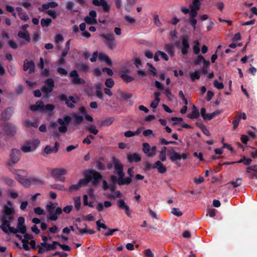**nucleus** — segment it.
I'll return each instance as SVG.
<instances>
[{
	"mask_svg": "<svg viewBox=\"0 0 257 257\" xmlns=\"http://www.w3.org/2000/svg\"><path fill=\"white\" fill-rule=\"evenodd\" d=\"M112 162L114 168L113 173L117 175L118 178H117L115 176H111V180L114 182L116 181L120 186L130 184L132 182V178L124 177V174L123 172V166L120 161L115 157H112Z\"/></svg>",
	"mask_w": 257,
	"mask_h": 257,
	"instance_id": "obj_1",
	"label": "nucleus"
},
{
	"mask_svg": "<svg viewBox=\"0 0 257 257\" xmlns=\"http://www.w3.org/2000/svg\"><path fill=\"white\" fill-rule=\"evenodd\" d=\"M8 204L10 206H5L3 207V215L1 218V221L2 224L1 228L3 231L6 233H8V228H9L10 223L13 222L15 218L12 216L15 213V210L12 207L13 203L12 202L9 201Z\"/></svg>",
	"mask_w": 257,
	"mask_h": 257,
	"instance_id": "obj_2",
	"label": "nucleus"
},
{
	"mask_svg": "<svg viewBox=\"0 0 257 257\" xmlns=\"http://www.w3.org/2000/svg\"><path fill=\"white\" fill-rule=\"evenodd\" d=\"M24 223L25 218L23 217H19L18 219L17 228L11 227L10 224L9 228H8V233L11 232L14 234L21 233L22 234H24L26 233L27 230L26 226Z\"/></svg>",
	"mask_w": 257,
	"mask_h": 257,
	"instance_id": "obj_3",
	"label": "nucleus"
},
{
	"mask_svg": "<svg viewBox=\"0 0 257 257\" xmlns=\"http://www.w3.org/2000/svg\"><path fill=\"white\" fill-rule=\"evenodd\" d=\"M100 37L104 40L103 42L110 50H113L116 47L117 43L112 33L101 34Z\"/></svg>",
	"mask_w": 257,
	"mask_h": 257,
	"instance_id": "obj_4",
	"label": "nucleus"
},
{
	"mask_svg": "<svg viewBox=\"0 0 257 257\" xmlns=\"http://www.w3.org/2000/svg\"><path fill=\"white\" fill-rule=\"evenodd\" d=\"M71 120V117L67 115L63 118H59L58 119V124L61 125L58 127V131L60 133H65L67 131V125L69 124Z\"/></svg>",
	"mask_w": 257,
	"mask_h": 257,
	"instance_id": "obj_5",
	"label": "nucleus"
},
{
	"mask_svg": "<svg viewBox=\"0 0 257 257\" xmlns=\"http://www.w3.org/2000/svg\"><path fill=\"white\" fill-rule=\"evenodd\" d=\"M67 171L64 168H56L52 171V175L57 180L61 182H64L65 178L63 175H66Z\"/></svg>",
	"mask_w": 257,
	"mask_h": 257,
	"instance_id": "obj_6",
	"label": "nucleus"
},
{
	"mask_svg": "<svg viewBox=\"0 0 257 257\" xmlns=\"http://www.w3.org/2000/svg\"><path fill=\"white\" fill-rule=\"evenodd\" d=\"M143 152L150 158L154 157L156 153L157 147L154 146L151 147L150 145L147 143L143 144Z\"/></svg>",
	"mask_w": 257,
	"mask_h": 257,
	"instance_id": "obj_7",
	"label": "nucleus"
},
{
	"mask_svg": "<svg viewBox=\"0 0 257 257\" xmlns=\"http://www.w3.org/2000/svg\"><path fill=\"white\" fill-rule=\"evenodd\" d=\"M59 98L61 101H64L67 107L71 108H74L75 107L74 104L76 103V101L73 96H70L67 98L65 94H62L59 96Z\"/></svg>",
	"mask_w": 257,
	"mask_h": 257,
	"instance_id": "obj_8",
	"label": "nucleus"
},
{
	"mask_svg": "<svg viewBox=\"0 0 257 257\" xmlns=\"http://www.w3.org/2000/svg\"><path fill=\"white\" fill-rule=\"evenodd\" d=\"M40 142L38 140H35L32 142L29 143L28 144L23 146L22 147V150L24 153H29L36 150L39 145Z\"/></svg>",
	"mask_w": 257,
	"mask_h": 257,
	"instance_id": "obj_9",
	"label": "nucleus"
},
{
	"mask_svg": "<svg viewBox=\"0 0 257 257\" xmlns=\"http://www.w3.org/2000/svg\"><path fill=\"white\" fill-rule=\"evenodd\" d=\"M21 151L19 150L14 149L12 150L10 154V162L9 163V165H12V164H15L17 163L21 157Z\"/></svg>",
	"mask_w": 257,
	"mask_h": 257,
	"instance_id": "obj_10",
	"label": "nucleus"
},
{
	"mask_svg": "<svg viewBox=\"0 0 257 257\" xmlns=\"http://www.w3.org/2000/svg\"><path fill=\"white\" fill-rule=\"evenodd\" d=\"M89 178H91V180L93 179L92 184L94 186L98 185L102 179L101 174L96 171H89L88 172Z\"/></svg>",
	"mask_w": 257,
	"mask_h": 257,
	"instance_id": "obj_11",
	"label": "nucleus"
},
{
	"mask_svg": "<svg viewBox=\"0 0 257 257\" xmlns=\"http://www.w3.org/2000/svg\"><path fill=\"white\" fill-rule=\"evenodd\" d=\"M96 225L97 226V229L99 231H100V228H102L105 230V231H103L102 233L105 236L111 235L113 232L116 231H117V229H109L108 228L106 225L103 223H101L100 220H98L96 221Z\"/></svg>",
	"mask_w": 257,
	"mask_h": 257,
	"instance_id": "obj_12",
	"label": "nucleus"
},
{
	"mask_svg": "<svg viewBox=\"0 0 257 257\" xmlns=\"http://www.w3.org/2000/svg\"><path fill=\"white\" fill-rule=\"evenodd\" d=\"M54 87V82L52 78H48L45 81V86H43L42 90V91L48 94L51 92Z\"/></svg>",
	"mask_w": 257,
	"mask_h": 257,
	"instance_id": "obj_13",
	"label": "nucleus"
},
{
	"mask_svg": "<svg viewBox=\"0 0 257 257\" xmlns=\"http://www.w3.org/2000/svg\"><path fill=\"white\" fill-rule=\"evenodd\" d=\"M70 77L72 78V82L75 84H84L85 80L79 77L78 74L76 70L72 71L69 74Z\"/></svg>",
	"mask_w": 257,
	"mask_h": 257,
	"instance_id": "obj_14",
	"label": "nucleus"
},
{
	"mask_svg": "<svg viewBox=\"0 0 257 257\" xmlns=\"http://www.w3.org/2000/svg\"><path fill=\"white\" fill-rule=\"evenodd\" d=\"M188 154L187 153L180 154L174 151H172L170 154V159L172 162H175L177 160L186 159Z\"/></svg>",
	"mask_w": 257,
	"mask_h": 257,
	"instance_id": "obj_15",
	"label": "nucleus"
},
{
	"mask_svg": "<svg viewBox=\"0 0 257 257\" xmlns=\"http://www.w3.org/2000/svg\"><path fill=\"white\" fill-rule=\"evenodd\" d=\"M49 215V219L52 221H55L58 219V215L62 213V209L61 207H57L55 209L48 211Z\"/></svg>",
	"mask_w": 257,
	"mask_h": 257,
	"instance_id": "obj_16",
	"label": "nucleus"
},
{
	"mask_svg": "<svg viewBox=\"0 0 257 257\" xmlns=\"http://www.w3.org/2000/svg\"><path fill=\"white\" fill-rule=\"evenodd\" d=\"M23 69L24 71H29V73H32L35 71V65L34 62L32 61H28L26 59L24 61Z\"/></svg>",
	"mask_w": 257,
	"mask_h": 257,
	"instance_id": "obj_17",
	"label": "nucleus"
},
{
	"mask_svg": "<svg viewBox=\"0 0 257 257\" xmlns=\"http://www.w3.org/2000/svg\"><path fill=\"white\" fill-rule=\"evenodd\" d=\"M182 48L181 52L184 55H186L188 53V50L190 48L189 43V38L187 36L183 37L182 39Z\"/></svg>",
	"mask_w": 257,
	"mask_h": 257,
	"instance_id": "obj_18",
	"label": "nucleus"
},
{
	"mask_svg": "<svg viewBox=\"0 0 257 257\" xmlns=\"http://www.w3.org/2000/svg\"><path fill=\"white\" fill-rule=\"evenodd\" d=\"M118 207L120 209H124L125 213L128 217H131V213L130 212V207L126 204L124 201L122 199H119L117 202Z\"/></svg>",
	"mask_w": 257,
	"mask_h": 257,
	"instance_id": "obj_19",
	"label": "nucleus"
},
{
	"mask_svg": "<svg viewBox=\"0 0 257 257\" xmlns=\"http://www.w3.org/2000/svg\"><path fill=\"white\" fill-rule=\"evenodd\" d=\"M30 108L32 111L38 110L43 112L45 110L44 103L41 100L38 101L35 104L31 105Z\"/></svg>",
	"mask_w": 257,
	"mask_h": 257,
	"instance_id": "obj_20",
	"label": "nucleus"
},
{
	"mask_svg": "<svg viewBox=\"0 0 257 257\" xmlns=\"http://www.w3.org/2000/svg\"><path fill=\"white\" fill-rule=\"evenodd\" d=\"M153 168H157L158 171L161 174H164L167 171V168L160 161H157L153 165Z\"/></svg>",
	"mask_w": 257,
	"mask_h": 257,
	"instance_id": "obj_21",
	"label": "nucleus"
},
{
	"mask_svg": "<svg viewBox=\"0 0 257 257\" xmlns=\"http://www.w3.org/2000/svg\"><path fill=\"white\" fill-rule=\"evenodd\" d=\"M127 159L129 163L139 162L141 160V157L137 153L128 154L127 155Z\"/></svg>",
	"mask_w": 257,
	"mask_h": 257,
	"instance_id": "obj_22",
	"label": "nucleus"
},
{
	"mask_svg": "<svg viewBox=\"0 0 257 257\" xmlns=\"http://www.w3.org/2000/svg\"><path fill=\"white\" fill-rule=\"evenodd\" d=\"M50 244L47 242H41L40 245H38V253L42 254L45 251H50Z\"/></svg>",
	"mask_w": 257,
	"mask_h": 257,
	"instance_id": "obj_23",
	"label": "nucleus"
},
{
	"mask_svg": "<svg viewBox=\"0 0 257 257\" xmlns=\"http://www.w3.org/2000/svg\"><path fill=\"white\" fill-rule=\"evenodd\" d=\"M13 113V111L12 108L10 107L7 108L2 113V119L5 120L9 119L12 115Z\"/></svg>",
	"mask_w": 257,
	"mask_h": 257,
	"instance_id": "obj_24",
	"label": "nucleus"
},
{
	"mask_svg": "<svg viewBox=\"0 0 257 257\" xmlns=\"http://www.w3.org/2000/svg\"><path fill=\"white\" fill-rule=\"evenodd\" d=\"M112 205V203L109 201H105L104 202V204L102 203H98L96 206V209L98 212H101L103 210V207L105 208L110 207Z\"/></svg>",
	"mask_w": 257,
	"mask_h": 257,
	"instance_id": "obj_25",
	"label": "nucleus"
},
{
	"mask_svg": "<svg viewBox=\"0 0 257 257\" xmlns=\"http://www.w3.org/2000/svg\"><path fill=\"white\" fill-rule=\"evenodd\" d=\"M120 77L126 83L131 82L134 79V78L130 76L126 71H121L120 72Z\"/></svg>",
	"mask_w": 257,
	"mask_h": 257,
	"instance_id": "obj_26",
	"label": "nucleus"
},
{
	"mask_svg": "<svg viewBox=\"0 0 257 257\" xmlns=\"http://www.w3.org/2000/svg\"><path fill=\"white\" fill-rule=\"evenodd\" d=\"M114 118L113 117H107L103 119L100 123L101 126H109L113 122Z\"/></svg>",
	"mask_w": 257,
	"mask_h": 257,
	"instance_id": "obj_27",
	"label": "nucleus"
},
{
	"mask_svg": "<svg viewBox=\"0 0 257 257\" xmlns=\"http://www.w3.org/2000/svg\"><path fill=\"white\" fill-rule=\"evenodd\" d=\"M18 35L20 38L24 39L28 42H30L31 41L30 35L27 31L23 32L20 31L18 32Z\"/></svg>",
	"mask_w": 257,
	"mask_h": 257,
	"instance_id": "obj_28",
	"label": "nucleus"
},
{
	"mask_svg": "<svg viewBox=\"0 0 257 257\" xmlns=\"http://www.w3.org/2000/svg\"><path fill=\"white\" fill-rule=\"evenodd\" d=\"M85 176L86 178L80 179L78 183L80 187L83 186H86L91 181V178H89L88 173L86 174Z\"/></svg>",
	"mask_w": 257,
	"mask_h": 257,
	"instance_id": "obj_29",
	"label": "nucleus"
},
{
	"mask_svg": "<svg viewBox=\"0 0 257 257\" xmlns=\"http://www.w3.org/2000/svg\"><path fill=\"white\" fill-rule=\"evenodd\" d=\"M165 51L171 56L174 54V46L171 44H166L165 46Z\"/></svg>",
	"mask_w": 257,
	"mask_h": 257,
	"instance_id": "obj_30",
	"label": "nucleus"
},
{
	"mask_svg": "<svg viewBox=\"0 0 257 257\" xmlns=\"http://www.w3.org/2000/svg\"><path fill=\"white\" fill-rule=\"evenodd\" d=\"M74 123L75 124H80L82 123L84 118L83 116L79 115L77 113L73 114Z\"/></svg>",
	"mask_w": 257,
	"mask_h": 257,
	"instance_id": "obj_31",
	"label": "nucleus"
},
{
	"mask_svg": "<svg viewBox=\"0 0 257 257\" xmlns=\"http://www.w3.org/2000/svg\"><path fill=\"white\" fill-rule=\"evenodd\" d=\"M199 112L195 105L193 106L192 113L189 115L190 118H197L199 116Z\"/></svg>",
	"mask_w": 257,
	"mask_h": 257,
	"instance_id": "obj_32",
	"label": "nucleus"
},
{
	"mask_svg": "<svg viewBox=\"0 0 257 257\" xmlns=\"http://www.w3.org/2000/svg\"><path fill=\"white\" fill-rule=\"evenodd\" d=\"M77 67L80 70L84 72H87L89 70L88 66L82 62L78 63L77 64Z\"/></svg>",
	"mask_w": 257,
	"mask_h": 257,
	"instance_id": "obj_33",
	"label": "nucleus"
},
{
	"mask_svg": "<svg viewBox=\"0 0 257 257\" xmlns=\"http://www.w3.org/2000/svg\"><path fill=\"white\" fill-rule=\"evenodd\" d=\"M24 238L22 239V236L18 234V233L16 234V236L19 238L21 241H28L29 239H31L33 238V235L28 233H24Z\"/></svg>",
	"mask_w": 257,
	"mask_h": 257,
	"instance_id": "obj_34",
	"label": "nucleus"
},
{
	"mask_svg": "<svg viewBox=\"0 0 257 257\" xmlns=\"http://www.w3.org/2000/svg\"><path fill=\"white\" fill-rule=\"evenodd\" d=\"M240 120V116L237 114L235 115L232 120L233 129L235 130L238 127L239 123Z\"/></svg>",
	"mask_w": 257,
	"mask_h": 257,
	"instance_id": "obj_35",
	"label": "nucleus"
},
{
	"mask_svg": "<svg viewBox=\"0 0 257 257\" xmlns=\"http://www.w3.org/2000/svg\"><path fill=\"white\" fill-rule=\"evenodd\" d=\"M52 20L50 18L42 19L41 20V25L43 27H47L50 25Z\"/></svg>",
	"mask_w": 257,
	"mask_h": 257,
	"instance_id": "obj_36",
	"label": "nucleus"
},
{
	"mask_svg": "<svg viewBox=\"0 0 257 257\" xmlns=\"http://www.w3.org/2000/svg\"><path fill=\"white\" fill-rule=\"evenodd\" d=\"M228 184H231L234 188L239 187L242 184V179L240 178H238L235 181H230Z\"/></svg>",
	"mask_w": 257,
	"mask_h": 257,
	"instance_id": "obj_37",
	"label": "nucleus"
},
{
	"mask_svg": "<svg viewBox=\"0 0 257 257\" xmlns=\"http://www.w3.org/2000/svg\"><path fill=\"white\" fill-rule=\"evenodd\" d=\"M85 22L89 25H96L97 24V20L96 19L92 18L89 16H87L84 18Z\"/></svg>",
	"mask_w": 257,
	"mask_h": 257,
	"instance_id": "obj_38",
	"label": "nucleus"
},
{
	"mask_svg": "<svg viewBox=\"0 0 257 257\" xmlns=\"http://www.w3.org/2000/svg\"><path fill=\"white\" fill-rule=\"evenodd\" d=\"M86 130L94 135H97L98 133V130L96 128L95 126L94 125H89L87 126Z\"/></svg>",
	"mask_w": 257,
	"mask_h": 257,
	"instance_id": "obj_39",
	"label": "nucleus"
},
{
	"mask_svg": "<svg viewBox=\"0 0 257 257\" xmlns=\"http://www.w3.org/2000/svg\"><path fill=\"white\" fill-rule=\"evenodd\" d=\"M194 45L193 46V49L194 53L195 54H198L200 52V43L199 41L197 40L194 42Z\"/></svg>",
	"mask_w": 257,
	"mask_h": 257,
	"instance_id": "obj_40",
	"label": "nucleus"
},
{
	"mask_svg": "<svg viewBox=\"0 0 257 257\" xmlns=\"http://www.w3.org/2000/svg\"><path fill=\"white\" fill-rule=\"evenodd\" d=\"M74 205L76 210H79L81 206L80 197H76L74 198Z\"/></svg>",
	"mask_w": 257,
	"mask_h": 257,
	"instance_id": "obj_41",
	"label": "nucleus"
},
{
	"mask_svg": "<svg viewBox=\"0 0 257 257\" xmlns=\"http://www.w3.org/2000/svg\"><path fill=\"white\" fill-rule=\"evenodd\" d=\"M210 65V62L208 61L204 60V62L203 63V66L201 69V72L203 74H206L207 72V68Z\"/></svg>",
	"mask_w": 257,
	"mask_h": 257,
	"instance_id": "obj_42",
	"label": "nucleus"
},
{
	"mask_svg": "<svg viewBox=\"0 0 257 257\" xmlns=\"http://www.w3.org/2000/svg\"><path fill=\"white\" fill-rule=\"evenodd\" d=\"M59 246L64 251H70L71 250V247L64 243H61L60 242H59Z\"/></svg>",
	"mask_w": 257,
	"mask_h": 257,
	"instance_id": "obj_43",
	"label": "nucleus"
},
{
	"mask_svg": "<svg viewBox=\"0 0 257 257\" xmlns=\"http://www.w3.org/2000/svg\"><path fill=\"white\" fill-rule=\"evenodd\" d=\"M105 85L108 88H111L114 86V82L112 78H107L105 80Z\"/></svg>",
	"mask_w": 257,
	"mask_h": 257,
	"instance_id": "obj_44",
	"label": "nucleus"
},
{
	"mask_svg": "<svg viewBox=\"0 0 257 257\" xmlns=\"http://www.w3.org/2000/svg\"><path fill=\"white\" fill-rule=\"evenodd\" d=\"M205 59L203 56L201 55H199L197 56V58L194 60V63L196 65H199L201 62H204Z\"/></svg>",
	"mask_w": 257,
	"mask_h": 257,
	"instance_id": "obj_45",
	"label": "nucleus"
},
{
	"mask_svg": "<svg viewBox=\"0 0 257 257\" xmlns=\"http://www.w3.org/2000/svg\"><path fill=\"white\" fill-rule=\"evenodd\" d=\"M101 6L102 7L103 10L104 12H108L109 11L110 7L105 0L102 1Z\"/></svg>",
	"mask_w": 257,
	"mask_h": 257,
	"instance_id": "obj_46",
	"label": "nucleus"
},
{
	"mask_svg": "<svg viewBox=\"0 0 257 257\" xmlns=\"http://www.w3.org/2000/svg\"><path fill=\"white\" fill-rule=\"evenodd\" d=\"M252 160L251 159L246 158L245 157H243L242 159H240L239 161L237 162V163H242L245 165H249L251 164Z\"/></svg>",
	"mask_w": 257,
	"mask_h": 257,
	"instance_id": "obj_47",
	"label": "nucleus"
},
{
	"mask_svg": "<svg viewBox=\"0 0 257 257\" xmlns=\"http://www.w3.org/2000/svg\"><path fill=\"white\" fill-rule=\"evenodd\" d=\"M5 183L9 186L10 187H13L15 185V182L12 179H10L8 177H6L4 178Z\"/></svg>",
	"mask_w": 257,
	"mask_h": 257,
	"instance_id": "obj_48",
	"label": "nucleus"
},
{
	"mask_svg": "<svg viewBox=\"0 0 257 257\" xmlns=\"http://www.w3.org/2000/svg\"><path fill=\"white\" fill-rule=\"evenodd\" d=\"M190 78L192 81H194L195 79H199L200 78V75L198 71H196L194 72L191 73Z\"/></svg>",
	"mask_w": 257,
	"mask_h": 257,
	"instance_id": "obj_49",
	"label": "nucleus"
},
{
	"mask_svg": "<svg viewBox=\"0 0 257 257\" xmlns=\"http://www.w3.org/2000/svg\"><path fill=\"white\" fill-rule=\"evenodd\" d=\"M171 213L174 215L177 216L178 217H180L182 215V212L180 211V210L179 208H173L172 209Z\"/></svg>",
	"mask_w": 257,
	"mask_h": 257,
	"instance_id": "obj_50",
	"label": "nucleus"
},
{
	"mask_svg": "<svg viewBox=\"0 0 257 257\" xmlns=\"http://www.w3.org/2000/svg\"><path fill=\"white\" fill-rule=\"evenodd\" d=\"M25 125L28 127H30L33 126L34 127H37L38 125L36 122H31L29 120H27L25 121Z\"/></svg>",
	"mask_w": 257,
	"mask_h": 257,
	"instance_id": "obj_51",
	"label": "nucleus"
},
{
	"mask_svg": "<svg viewBox=\"0 0 257 257\" xmlns=\"http://www.w3.org/2000/svg\"><path fill=\"white\" fill-rule=\"evenodd\" d=\"M213 85L215 87L218 89H222L224 87V85L222 82H219L217 80L214 81Z\"/></svg>",
	"mask_w": 257,
	"mask_h": 257,
	"instance_id": "obj_52",
	"label": "nucleus"
},
{
	"mask_svg": "<svg viewBox=\"0 0 257 257\" xmlns=\"http://www.w3.org/2000/svg\"><path fill=\"white\" fill-rule=\"evenodd\" d=\"M144 254L145 257H154V255L152 250L149 249H146L144 250Z\"/></svg>",
	"mask_w": 257,
	"mask_h": 257,
	"instance_id": "obj_53",
	"label": "nucleus"
},
{
	"mask_svg": "<svg viewBox=\"0 0 257 257\" xmlns=\"http://www.w3.org/2000/svg\"><path fill=\"white\" fill-rule=\"evenodd\" d=\"M51 187L53 189L58 190L60 191L65 190V188L63 185L54 184L51 186Z\"/></svg>",
	"mask_w": 257,
	"mask_h": 257,
	"instance_id": "obj_54",
	"label": "nucleus"
},
{
	"mask_svg": "<svg viewBox=\"0 0 257 257\" xmlns=\"http://www.w3.org/2000/svg\"><path fill=\"white\" fill-rule=\"evenodd\" d=\"M246 170L247 173H251V171H253L257 173V165L248 167Z\"/></svg>",
	"mask_w": 257,
	"mask_h": 257,
	"instance_id": "obj_55",
	"label": "nucleus"
},
{
	"mask_svg": "<svg viewBox=\"0 0 257 257\" xmlns=\"http://www.w3.org/2000/svg\"><path fill=\"white\" fill-rule=\"evenodd\" d=\"M154 23L157 26L160 27L162 25V23H161V22L159 20L158 15L154 14Z\"/></svg>",
	"mask_w": 257,
	"mask_h": 257,
	"instance_id": "obj_56",
	"label": "nucleus"
},
{
	"mask_svg": "<svg viewBox=\"0 0 257 257\" xmlns=\"http://www.w3.org/2000/svg\"><path fill=\"white\" fill-rule=\"evenodd\" d=\"M57 205V203H56L50 202L49 204L47 205L46 206L47 211L56 209Z\"/></svg>",
	"mask_w": 257,
	"mask_h": 257,
	"instance_id": "obj_57",
	"label": "nucleus"
},
{
	"mask_svg": "<svg viewBox=\"0 0 257 257\" xmlns=\"http://www.w3.org/2000/svg\"><path fill=\"white\" fill-rule=\"evenodd\" d=\"M63 40L64 39L62 35L61 34H58L55 36V42L56 44H59V43L62 42Z\"/></svg>",
	"mask_w": 257,
	"mask_h": 257,
	"instance_id": "obj_58",
	"label": "nucleus"
},
{
	"mask_svg": "<svg viewBox=\"0 0 257 257\" xmlns=\"http://www.w3.org/2000/svg\"><path fill=\"white\" fill-rule=\"evenodd\" d=\"M12 172L16 175L17 177L20 176L25 173V171L23 170H11Z\"/></svg>",
	"mask_w": 257,
	"mask_h": 257,
	"instance_id": "obj_59",
	"label": "nucleus"
},
{
	"mask_svg": "<svg viewBox=\"0 0 257 257\" xmlns=\"http://www.w3.org/2000/svg\"><path fill=\"white\" fill-rule=\"evenodd\" d=\"M44 152L47 154H50L52 153H54L53 148L48 145V146H46L45 148H44Z\"/></svg>",
	"mask_w": 257,
	"mask_h": 257,
	"instance_id": "obj_60",
	"label": "nucleus"
},
{
	"mask_svg": "<svg viewBox=\"0 0 257 257\" xmlns=\"http://www.w3.org/2000/svg\"><path fill=\"white\" fill-rule=\"evenodd\" d=\"M34 212L38 215H43L45 214L44 211L41 207H38L34 208Z\"/></svg>",
	"mask_w": 257,
	"mask_h": 257,
	"instance_id": "obj_61",
	"label": "nucleus"
},
{
	"mask_svg": "<svg viewBox=\"0 0 257 257\" xmlns=\"http://www.w3.org/2000/svg\"><path fill=\"white\" fill-rule=\"evenodd\" d=\"M198 10L190 9L189 15L190 18H195L197 15Z\"/></svg>",
	"mask_w": 257,
	"mask_h": 257,
	"instance_id": "obj_62",
	"label": "nucleus"
},
{
	"mask_svg": "<svg viewBox=\"0 0 257 257\" xmlns=\"http://www.w3.org/2000/svg\"><path fill=\"white\" fill-rule=\"evenodd\" d=\"M200 128L205 135L207 136H209L210 135L209 130L204 125L201 124L200 125Z\"/></svg>",
	"mask_w": 257,
	"mask_h": 257,
	"instance_id": "obj_63",
	"label": "nucleus"
},
{
	"mask_svg": "<svg viewBox=\"0 0 257 257\" xmlns=\"http://www.w3.org/2000/svg\"><path fill=\"white\" fill-rule=\"evenodd\" d=\"M53 255H59L60 257H68V254L64 252L56 251Z\"/></svg>",
	"mask_w": 257,
	"mask_h": 257,
	"instance_id": "obj_64",
	"label": "nucleus"
}]
</instances>
